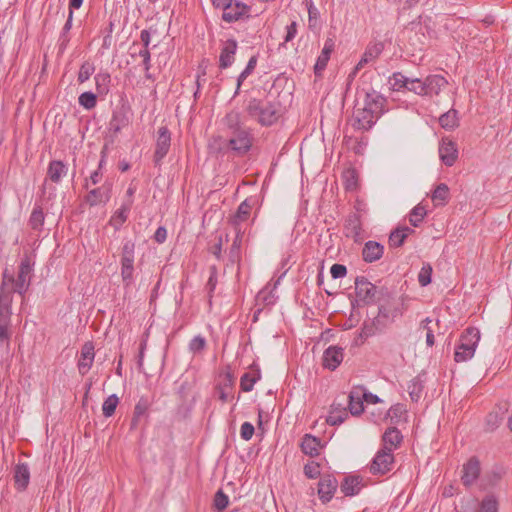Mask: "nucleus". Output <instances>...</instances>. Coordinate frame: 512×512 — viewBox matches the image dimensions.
<instances>
[{"mask_svg": "<svg viewBox=\"0 0 512 512\" xmlns=\"http://www.w3.org/2000/svg\"><path fill=\"white\" fill-rule=\"evenodd\" d=\"M34 264L35 262L32 255L26 253L20 262L16 280L7 270L4 271L1 289H4L8 283H11L14 285L13 290L23 295L30 286Z\"/></svg>", "mask_w": 512, "mask_h": 512, "instance_id": "1", "label": "nucleus"}, {"mask_svg": "<svg viewBox=\"0 0 512 512\" xmlns=\"http://www.w3.org/2000/svg\"><path fill=\"white\" fill-rule=\"evenodd\" d=\"M481 334L478 328L468 327L460 335L459 341L455 346L454 361L463 363L471 360L478 347Z\"/></svg>", "mask_w": 512, "mask_h": 512, "instance_id": "2", "label": "nucleus"}, {"mask_svg": "<svg viewBox=\"0 0 512 512\" xmlns=\"http://www.w3.org/2000/svg\"><path fill=\"white\" fill-rule=\"evenodd\" d=\"M248 114L262 125H271L277 120V109L268 101L252 99L247 105Z\"/></svg>", "mask_w": 512, "mask_h": 512, "instance_id": "3", "label": "nucleus"}, {"mask_svg": "<svg viewBox=\"0 0 512 512\" xmlns=\"http://www.w3.org/2000/svg\"><path fill=\"white\" fill-rule=\"evenodd\" d=\"M231 137L227 140L228 149L237 156L247 154L253 145V135L247 128L237 130L231 133Z\"/></svg>", "mask_w": 512, "mask_h": 512, "instance_id": "4", "label": "nucleus"}, {"mask_svg": "<svg viewBox=\"0 0 512 512\" xmlns=\"http://www.w3.org/2000/svg\"><path fill=\"white\" fill-rule=\"evenodd\" d=\"M394 465V455L391 448L384 447L373 458L369 470L373 475H384L390 472Z\"/></svg>", "mask_w": 512, "mask_h": 512, "instance_id": "5", "label": "nucleus"}, {"mask_svg": "<svg viewBox=\"0 0 512 512\" xmlns=\"http://www.w3.org/2000/svg\"><path fill=\"white\" fill-rule=\"evenodd\" d=\"M377 120L378 117L363 106L355 109L352 126L357 130L367 131L373 127Z\"/></svg>", "mask_w": 512, "mask_h": 512, "instance_id": "6", "label": "nucleus"}, {"mask_svg": "<svg viewBox=\"0 0 512 512\" xmlns=\"http://www.w3.org/2000/svg\"><path fill=\"white\" fill-rule=\"evenodd\" d=\"M250 8L242 2L231 1L224 9L222 19L225 22H236L244 17L249 16Z\"/></svg>", "mask_w": 512, "mask_h": 512, "instance_id": "7", "label": "nucleus"}, {"mask_svg": "<svg viewBox=\"0 0 512 512\" xmlns=\"http://www.w3.org/2000/svg\"><path fill=\"white\" fill-rule=\"evenodd\" d=\"M171 145V134L166 126L158 129L156 148L154 152L155 162H160L169 152Z\"/></svg>", "mask_w": 512, "mask_h": 512, "instance_id": "8", "label": "nucleus"}, {"mask_svg": "<svg viewBox=\"0 0 512 512\" xmlns=\"http://www.w3.org/2000/svg\"><path fill=\"white\" fill-rule=\"evenodd\" d=\"M344 359V350L339 346H329L323 353L322 365L330 371L336 370Z\"/></svg>", "mask_w": 512, "mask_h": 512, "instance_id": "9", "label": "nucleus"}, {"mask_svg": "<svg viewBox=\"0 0 512 512\" xmlns=\"http://www.w3.org/2000/svg\"><path fill=\"white\" fill-rule=\"evenodd\" d=\"M355 292L358 301L370 303L375 297L376 288L365 277L360 276L355 279Z\"/></svg>", "mask_w": 512, "mask_h": 512, "instance_id": "10", "label": "nucleus"}, {"mask_svg": "<svg viewBox=\"0 0 512 512\" xmlns=\"http://www.w3.org/2000/svg\"><path fill=\"white\" fill-rule=\"evenodd\" d=\"M338 487V482L331 475L323 476L318 483V495L323 503L329 502Z\"/></svg>", "mask_w": 512, "mask_h": 512, "instance_id": "11", "label": "nucleus"}, {"mask_svg": "<svg viewBox=\"0 0 512 512\" xmlns=\"http://www.w3.org/2000/svg\"><path fill=\"white\" fill-rule=\"evenodd\" d=\"M95 352L94 345L92 342H86L81 348L80 358L78 360L77 366L79 373L81 375H85L91 369L94 362Z\"/></svg>", "mask_w": 512, "mask_h": 512, "instance_id": "12", "label": "nucleus"}, {"mask_svg": "<svg viewBox=\"0 0 512 512\" xmlns=\"http://www.w3.org/2000/svg\"><path fill=\"white\" fill-rule=\"evenodd\" d=\"M480 462L476 457L470 458L463 465L461 480L465 486H471L480 475Z\"/></svg>", "mask_w": 512, "mask_h": 512, "instance_id": "13", "label": "nucleus"}, {"mask_svg": "<svg viewBox=\"0 0 512 512\" xmlns=\"http://www.w3.org/2000/svg\"><path fill=\"white\" fill-rule=\"evenodd\" d=\"M363 397H365V388L363 386L353 387L350 391L348 408L352 415H359L363 412Z\"/></svg>", "mask_w": 512, "mask_h": 512, "instance_id": "14", "label": "nucleus"}, {"mask_svg": "<svg viewBox=\"0 0 512 512\" xmlns=\"http://www.w3.org/2000/svg\"><path fill=\"white\" fill-rule=\"evenodd\" d=\"M439 156L446 166H452L458 158L456 144L451 140H443L439 146Z\"/></svg>", "mask_w": 512, "mask_h": 512, "instance_id": "15", "label": "nucleus"}, {"mask_svg": "<svg viewBox=\"0 0 512 512\" xmlns=\"http://www.w3.org/2000/svg\"><path fill=\"white\" fill-rule=\"evenodd\" d=\"M385 102L386 100L382 95H380L376 91H372L366 93L363 106L369 109V111L374 113V115H376L379 118L384 112Z\"/></svg>", "mask_w": 512, "mask_h": 512, "instance_id": "16", "label": "nucleus"}, {"mask_svg": "<svg viewBox=\"0 0 512 512\" xmlns=\"http://www.w3.org/2000/svg\"><path fill=\"white\" fill-rule=\"evenodd\" d=\"M335 47L334 40L331 38L326 39L324 43V47L318 56L315 66L314 72L317 76H321L322 72L325 70L328 61L330 59L331 53L333 52Z\"/></svg>", "mask_w": 512, "mask_h": 512, "instance_id": "17", "label": "nucleus"}, {"mask_svg": "<svg viewBox=\"0 0 512 512\" xmlns=\"http://www.w3.org/2000/svg\"><path fill=\"white\" fill-rule=\"evenodd\" d=\"M237 51V42L233 39L227 40L221 50L219 56V66L222 69H226L232 65L235 59Z\"/></svg>", "mask_w": 512, "mask_h": 512, "instance_id": "18", "label": "nucleus"}, {"mask_svg": "<svg viewBox=\"0 0 512 512\" xmlns=\"http://www.w3.org/2000/svg\"><path fill=\"white\" fill-rule=\"evenodd\" d=\"M382 47L380 44H375L373 46H370L366 49L364 54L362 55L361 59L357 63V65L354 67L353 71L349 74V80H352L359 70H361L366 64L369 62L374 61L381 53Z\"/></svg>", "mask_w": 512, "mask_h": 512, "instance_id": "19", "label": "nucleus"}, {"mask_svg": "<svg viewBox=\"0 0 512 512\" xmlns=\"http://www.w3.org/2000/svg\"><path fill=\"white\" fill-rule=\"evenodd\" d=\"M384 253V246L376 241H367L362 250L363 260L372 263L379 260Z\"/></svg>", "mask_w": 512, "mask_h": 512, "instance_id": "20", "label": "nucleus"}, {"mask_svg": "<svg viewBox=\"0 0 512 512\" xmlns=\"http://www.w3.org/2000/svg\"><path fill=\"white\" fill-rule=\"evenodd\" d=\"M362 487V478L357 475L346 476L340 485L341 492L345 496L357 495L361 491Z\"/></svg>", "mask_w": 512, "mask_h": 512, "instance_id": "21", "label": "nucleus"}, {"mask_svg": "<svg viewBox=\"0 0 512 512\" xmlns=\"http://www.w3.org/2000/svg\"><path fill=\"white\" fill-rule=\"evenodd\" d=\"M15 487L19 491H24L30 482V470L26 463H18L14 467Z\"/></svg>", "mask_w": 512, "mask_h": 512, "instance_id": "22", "label": "nucleus"}, {"mask_svg": "<svg viewBox=\"0 0 512 512\" xmlns=\"http://www.w3.org/2000/svg\"><path fill=\"white\" fill-rule=\"evenodd\" d=\"M300 447L304 454L310 457H316L319 455L323 446L319 438L311 434H305L302 438Z\"/></svg>", "mask_w": 512, "mask_h": 512, "instance_id": "23", "label": "nucleus"}, {"mask_svg": "<svg viewBox=\"0 0 512 512\" xmlns=\"http://www.w3.org/2000/svg\"><path fill=\"white\" fill-rule=\"evenodd\" d=\"M252 210V204L248 199L244 200L239 206L231 218V224L234 226L235 230L240 232V224L247 221Z\"/></svg>", "mask_w": 512, "mask_h": 512, "instance_id": "24", "label": "nucleus"}, {"mask_svg": "<svg viewBox=\"0 0 512 512\" xmlns=\"http://www.w3.org/2000/svg\"><path fill=\"white\" fill-rule=\"evenodd\" d=\"M447 84V80L441 75L436 74L427 76L425 78L427 96L438 95Z\"/></svg>", "mask_w": 512, "mask_h": 512, "instance_id": "25", "label": "nucleus"}, {"mask_svg": "<svg viewBox=\"0 0 512 512\" xmlns=\"http://www.w3.org/2000/svg\"><path fill=\"white\" fill-rule=\"evenodd\" d=\"M67 172L68 168L66 164L60 160H53L48 165L47 175L54 183H59L62 177L66 176Z\"/></svg>", "mask_w": 512, "mask_h": 512, "instance_id": "26", "label": "nucleus"}, {"mask_svg": "<svg viewBox=\"0 0 512 512\" xmlns=\"http://www.w3.org/2000/svg\"><path fill=\"white\" fill-rule=\"evenodd\" d=\"M133 204L132 199H128L124 202L121 207L114 213L112 216L110 223L115 227V229H119L122 224L127 220L128 214L131 210Z\"/></svg>", "mask_w": 512, "mask_h": 512, "instance_id": "27", "label": "nucleus"}, {"mask_svg": "<svg viewBox=\"0 0 512 512\" xmlns=\"http://www.w3.org/2000/svg\"><path fill=\"white\" fill-rule=\"evenodd\" d=\"M11 303L12 295L11 292H5L2 289L0 295V322H10L11 318Z\"/></svg>", "mask_w": 512, "mask_h": 512, "instance_id": "28", "label": "nucleus"}, {"mask_svg": "<svg viewBox=\"0 0 512 512\" xmlns=\"http://www.w3.org/2000/svg\"><path fill=\"white\" fill-rule=\"evenodd\" d=\"M435 206H444L449 200V187L445 183L436 186L431 195Z\"/></svg>", "mask_w": 512, "mask_h": 512, "instance_id": "29", "label": "nucleus"}, {"mask_svg": "<svg viewBox=\"0 0 512 512\" xmlns=\"http://www.w3.org/2000/svg\"><path fill=\"white\" fill-rule=\"evenodd\" d=\"M110 198L109 190H103L102 188H96L91 190L87 196L86 201L90 206H96L101 203H106Z\"/></svg>", "mask_w": 512, "mask_h": 512, "instance_id": "30", "label": "nucleus"}, {"mask_svg": "<svg viewBox=\"0 0 512 512\" xmlns=\"http://www.w3.org/2000/svg\"><path fill=\"white\" fill-rule=\"evenodd\" d=\"M401 441L402 434L395 427L387 429L383 435L384 447L391 448V451H393V449L396 448L401 443Z\"/></svg>", "mask_w": 512, "mask_h": 512, "instance_id": "31", "label": "nucleus"}, {"mask_svg": "<svg viewBox=\"0 0 512 512\" xmlns=\"http://www.w3.org/2000/svg\"><path fill=\"white\" fill-rule=\"evenodd\" d=\"M412 232L413 230L406 226L395 229L389 236V245L391 247H400Z\"/></svg>", "mask_w": 512, "mask_h": 512, "instance_id": "32", "label": "nucleus"}, {"mask_svg": "<svg viewBox=\"0 0 512 512\" xmlns=\"http://www.w3.org/2000/svg\"><path fill=\"white\" fill-rule=\"evenodd\" d=\"M439 123L442 128L447 130L456 128L459 125L458 112L455 109L447 111L440 116Z\"/></svg>", "mask_w": 512, "mask_h": 512, "instance_id": "33", "label": "nucleus"}, {"mask_svg": "<svg viewBox=\"0 0 512 512\" xmlns=\"http://www.w3.org/2000/svg\"><path fill=\"white\" fill-rule=\"evenodd\" d=\"M407 409L404 404L397 403L390 407V409L386 413V418H388L391 423L398 424L406 415Z\"/></svg>", "mask_w": 512, "mask_h": 512, "instance_id": "34", "label": "nucleus"}, {"mask_svg": "<svg viewBox=\"0 0 512 512\" xmlns=\"http://www.w3.org/2000/svg\"><path fill=\"white\" fill-rule=\"evenodd\" d=\"M129 124V119L123 112H114L110 121V130L117 134Z\"/></svg>", "mask_w": 512, "mask_h": 512, "instance_id": "35", "label": "nucleus"}, {"mask_svg": "<svg viewBox=\"0 0 512 512\" xmlns=\"http://www.w3.org/2000/svg\"><path fill=\"white\" fill-rule=\"evenodd\" d=\"M96 90L99 94H106L109 91L111 76L108 72H99L94 77Z\"/></svg>", "mask_w": 512, "mask_h": 512, "instance_id": "36", "label": "nucleus"}, {"mask_svg": "<svg viewBox=\"0 0 512 512\" xmlns=\"http://www.w3.org/2000/svg\"><path fill=\"white\" fill-rule=\"evenodd\" d=\"M225 126L232 132H236L237 130L244 129L241 126V116L236 111H231L226 114L223 119Z\"/></svg>", "mask_w": 512, "mask_h": 512, "instance_id": "37", "label": "nucleus"}, {"mask_svg": "<svg viewBox=\"0 0 512 512\" xmlns=\"http://www.w3.org/2000/svg\"><path fill=\"white\" fill-rule=\"evenodd\" d=\"M348 417V413L346 409H338L335 406H332V409L326 419V422L331 425H340L343 423Z\"/></svg>", "mask_w": 512, "mask_h": 512, "instance_id": "38", "label": "nucleus"}, {"mask_svg": "<svg viewBox=\"0 0 512 512\" xmlns=\"http://www.w3.org/2000/svg\"><path fill=\"white\" fill-rule=\"evenodd\" d=\"M228 149L227 141L222 136H213L208 143V150L211 154H220Z\"/></svg>", "mask_w": 512, "mask_h": 512, "instance_id": "39", "label": "nucleus"}, {"mask_svg": "<svg viewBox=\"0 0 512 512\" xmlns=\"http://www.w3.org/2000/svg\"><path fill=\"white\" fill-rule=\"evenodd\" d=\"M423 384L422 381L416 377L413 378L407 385V391L412 401L417 402L422 394Z\"/></svg>", "mask_w": 512, "mask_h": 512, "instance_id": "40", "label": "nucleus"}, {"mask_svg": "<svg viewBox=\"0 0 512 512\" xmlns=\"http://www.w3.org/2000/svg\"><path fill=\"white\" fill-rule=\"evenodd\" d=\"M260 379L259 372L245 373L240 380V387L244 392H250L255 383Z\"/></svg>", "mask_w": 512, "mask_h": 512, "instance_id": "41", "label": "nucleus"}, {"mask_svg": "<svg viewBox=\"0 0 512 512\" xmlns=\"http://www.w3.org/2000/svg\"><path fill=\"white\" fill-rule=\"evenodd\" d=\"M427 211L421 204L416 205L410 212L409 222L412 226L418 227L426 216Z\"/></svg>", "mask_w": 512, "mask_h": 512, "instance_id": "42", "label": "nucleus"}, {"mask_svg": "<svg viewBox=\"0 0 512 512\" xmlns=\"http://www.w3.org/2000/svg\"><path fill=\"white\" fill-rule=\"evenodd\" d=\"M119 404V398L116 394H112L108 396L103 405H102V412L105 417H111L114 413Z\"/></svg>", "mask_w": 512, "mask_h": 512, "instance_id": "43", "label": "nucleus"}, {"mask_svg": "<svg viewBox=\"0 0 512 512\" xmlns=\"http://www.w3.org/2000/svg\"><path fill=\"white\" fill-rule=\"evenodd\" d=\"M409 79L410 78L406 77L402 73L397 72V73H394L389 78V84L391 85L393 90L399 91L403 88L407 89Z\"/></svg>", "mask_w": 512, "mask_h": 512, "instance_id": "44", "label": "nucleus"}, {"mask_svg": "<svg viewBox=\"0 0 512 512\" xmlns=\"http://www.w3.org/2000/svg\"><path fill=\"white\" fill-rule=\"evenodd\" d=\"M256 64H257V58H256V56H252L249 59L247 65H246V68L238 76L237 88H236L235 94H237L239 92V89H240L243 81L254 71Z\"/></svg>", "mask_w": 512, "mask_h": 512, "instance_id": "45", "label": "nucleus"}, {"mask_svg": "<svg viewBox=\"0 0 512 512\" xmlns=\"http://www.w3.org/2000/svg\"><path fill=\"white\" fill-rule=\"evenodd\" d=\"M407 90L414 92L420 96H427V91L425 87V80H421L418 78H410L407 86Z\"/></svg>", "mask_w": 512, "mask_h": 512, "instance_id": "46", "label": "nucleus"}, {"mask_svg": "<svg viewBox=\"0 0 512 512\" xmlns=\"http://www.w3.org/2000/svg\"><path fill=\"white\" fill-rule=\"evenodd\" d=\"M44 213L40 207L34 208L30 218H29V224L32 229L38 230L42 227L44 224Z\"/></svg>", "mask_w": 512, "mask_h": 512, "instance_id": "47", "label": "nucleus"}, {"mask_svg": "<svg viewBox=\"0 0 512 512\" xmlns=\"http://www.w3.org/2000/svg\"><path fill=\"white\" fill-rule=\"evenodd\" d=\"M79 104L87 109H93L97 104V96L92 92H84L78 98Z\"/></svg>", "mask_w": 512, "mask_h": 512, "instance_id": "48", "label": "nucleus"}, {"mask_svg": "<svg viewBox=\"0 0 512 512\" xmlns=\"http://www.w3.org/2000/svg\"><path fill=\"white\" fill-rule=\"evenodd\" d=\"M95 72V66L93 63L84 62L79 69L78 72V81L79 83H84L90 79V77Z\"/></svg>", "mask_w": 512, "mask_h": 512, "instance_id": "49", "label": "nucleus"}, {"mask_svg": "<svg viewBox=\"0 0 512 512\" xmlns=\"http://www.w3.org/2000/svg\"><path fill=\"white\" fill-rule=\"evenodd\" d=\"M233 381L230 375L225 377V383L219 386V399L222 402H226L231 398V390H232Z\"/></svg>", "mask_w": 512, "mask_h": 512, "instance_id": "50", "label": "nucleus"}, {"mask_svg": "<svg viewBox=\"0 0 512 512\" xmlns=\"http://www.w3.org/2000/svg\"><path fill=\"white\" fill-rule=\"evenodd\" d=\"M480 512H498V502L494 496L485 497L480 504Z\"/></svg>", "mask_w": 512, "mask_h": 512, "instance_id": "51", "label": "nucleus"}, {"mask_svg": "<svg viewBox=\"0 0 512 512\" xmlns=\"http://www.w3.org/2000/svg\"><path fill=\"white\" fill-rule=\"evenodd\" d=\"M431 322L432 320L429 317H427L420 324V328L426 331V344L429 347H432L435 343L434 333L432 328L430 327Z\"/></svg>", "mask_w": 512, "mask_h": 512, "instance_id": "52", "label": "nucleus"}, {"mask_svg": "<svg viewBox=\"0 0 512 512\" xmlns=\"http://www.w3.org/2000/svg\"><path fill=\"white\" fill-rule=\"evenodd\" d=\"M432 267L429 264L423 265L419 274L418 281L423 287L427 286L431 282Z\"/></svg>", "mask_w": 512, "mask_h": 512, "instance_id": "53", "label": "nucleus"}, {"mask_svg": "<svg viewBox=\"0 0 512 512\" xmlns=\"http://www.w3.org/2000/svg\"><path fill=\"white\" fill-rule=\"evenodd\" d=\"M206 347V340L204 337L198 335L195 336L189 343V350L193 354L202 352Z\"/></svg>", "mask_w": 512, "mask_h": 512, "instance_id": "54", "label": "nucleus"}, {"mask_svg": "<svg viewBox=\"0 0 512 512\" xmlns=\"http://www.w3.org/2000/svg\"><path fill=\"white\" fill-rule=\"evenodd\" d=\"M304 474L309 479H315L320 475V465L317 462L311 461L304 466Z\"/></svg>", "mask_w": 512, "mask_h": 512, "instance_id": "55", "label": "nucleus"}, {"mask_svg": "<svg viewBox=\"0 0 512 512\" xmlns=\"http://www.w3.org/2000/svg\"><path fill=\"white\" fill-rule=\"evenodd\" d=\"M121 278L125 288L131 286L134 280V267H121Z\"/></svg>", "mask_w": 512, "mask_h": 512, "instance_id": "56", "label": "nucleus"}, {"mask_svg": "<svg viewBox=\"0 0 512 512\" xmlns=\"http://www.w3.org/2000/svg\"><path fill=\"white\" fill-rule=\"evenodd\" d=\"M228 496L222 490L216 492L214 497V505L218 510H224L228 506Z\"/></svg>", "mask_w": 512, "mask_h": 512, "instance_id": "57", "label": "nucleus"}, {"mask_svg": "<svg viewBox=\"0 0 512 512\" xmlns=\"http://www.w3.org/2000/svg\"><path fill=\"white\" fill-rule=\"evenodd\" d=\"M121 257L135 258V243L132 240H125L121 249Z\"/></svg>", "mask_w": 512, "mask_h": 512, "instance_id": "58", "label": "nucleus"}, {"mask_svg": "<svg viewBox=\"0 0 512 512\" xmlns=\"http://www.w3.org/2000/svg\"><path fill=\"white\" fill-rule=\"evenodd\" d=\"M254 431V426L250 422H244L240 428L241 438L246 441L250 440L254 435Z\"/></svg>", "mask_w": 512, "mask_h": 512, "instance_id": "59", "label": "nucleus"}, {"mask_svg": "<svg viewBox=\"0 0 512 512\" xmlns=\"http://www.w3.org/2000/svg\"><path fill=\"white\" fill-rule=\"evenodd\" d=\"M11 337L10 322H0V341L9 345Z\"/></svg>", "mask_w": 512, "mask_h": 512, "instance_id": "60", "label": "nucleus"}, {"mask_svg": "<svg viewBox=\"0 0 512 512\" xmlns=\"http://www.w3.org/2000/svg\"><path fill=\"white\" fill-rule=\"evenodd\" d=\"M330 273L334 279L343 278L347 274V268L342 264H333Z\"/></svg>", "mask_w": 512, "mask_h": 512, "instance_id": "61", "label": "nucleus"}, {"mask_svg": "<svg viewBox=\"0 0 512 512\" xmlns=\"http://www.w3.org/2000/svg\"><path fill=\"white\" fill-rule=\"evenodd\" d=\"M146 407L145 405L138 403L134 408V416L132 419V426L135 427L137 425L138 419L145 414Z\"/></svg>", "mask_w": 512, "mask_h": 512, "instance_id": "62", "label": "nucleus"}, {"mask_svg": "<svg viewBox=\"0 0 512 512\" xmlns=\"http://www.w3.org/2000/svg\"><path fill=\"white\" fill-rule=\"evenodd\" d=\"M138 55L143 60V66H144L145 71H149V69L151 67V63H150L151 56H150L149 49H146V48L141 49L139 51Z\"/></svg>", "mask_w": 512, "mask_h": 512, "instance_id": "63", "label": "nucleus"}, {"mask_svg": "<svg viewBox=\"0 0 512 512\" xmlns=\"http://www.w3.org/2000/svg\"><path fill=\"white\" fill-rule=\"evenodd\" d=\"M297 34V23L293 21L290 25L286 28V36H285V42H290L295 38Z\"/></svg>", "mask_w": 512, "mask_h": 512, "instance_id": "64", "label": "nucleus"}]
</instances>
